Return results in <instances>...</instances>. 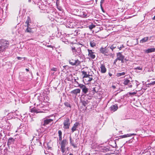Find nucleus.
I'll use <instances>...</instances> for the list:
<instances>
[{
    "label": "nucleus",
    "mask_w": 155,
    "mask_h": 155,
    "mask_svg": "<svg viewBox=\"0 0 155 155\" xmlns=\"http://www.w3.org/2000/svg\"><path fill=\"white\" fill-rule=\"evenodd\" d=\"M9 47V42L5 39L0 41V53L5 51Z\"/></svg>",
    "instance_id": "obj_1"
},
{
    "label": "nucleus",
    "mask_w": 155,
    "mask_h": 155,
    "mask_svg": "<svg viewBox=\"0 0 155 155\" xmlns=\"http://www.w3.org/2000/svg\"><path fill=\"white\" fill-rule=\"evenodd\" d=\"M68 142L66 139H63L61 143V149L62 153H64L66 150V146Z\"/></svg>",
    "instance_id": "obj_2"
},
{
    "label": "nucleus",
    "mask_w": 155,
    "mask_h": 155,
    "mask_svg": "<svg viewBox=\"0 0 155 155\" xmlns=\"http://www.w3.org/2000/svg\"><path fill=\"white\" fill-rule=\"evenodd\" d=\"M71 50L74 55L76 56V55H79L81 54V51L80 47L77 48V49L74 47H72Z\"/></svg>",
    "instance_id": "obj_3"
},
{
    "label": "nucleus",
    "mask_w": 155,
    "mask_h": 155,
    "mask_svg": "<svg viewBox=\"0 0 155 155\" xmlns=\"http://www.w3.org/2000/svg\"><path fill=\"white\" fill-rule=\"evenodd\" d=\"M87 13V11L85 9L80 10L78 12V16L83 18L86 17Z\"/></svg>",
    "instance_id": "obj_4"
},
{
    "label": "nucleus",
    "mask_w": 155,
    "mask_h": 155,
    "mask_svg": "<svg viewBox=\"0 0 155 155\" xmlns=\"http://www.w3.org/2000/svg\"><path fill=\"white\" fill-rule=\"evenodd\" d=\"M64 128L65 129H68L69 128V126L70 125V120L68 118H66L64 120L63 122Z\"/></svg>",
    "instance_id": "obj_5"
},
{
    "label": "nucleus",
    "mask_w": 155,
    "mask_h": 155,
    "mask_svg": "<svg viewBox=\"0 0 155 155\" xmlns=\"http://www.w3.org/2000/svg\"><path fill=\"white\" fill-rule=\"evenodd\" d=\"M69 63L73 66L75 65L77 66L81 63V62L78 59L74 60L73 59H72L70 60L69 61Z\"/></svg>",
    "instance_id": "obj_6"
},
{
    "label": "nucleus",
    "mask_w": 155,
    "mask_h": 155,
    "mask_svg": "<svg viewBox=\"0 0 155 155\" xmlns=\"http://www.w3.org/2000/svg\"><path fill=\"white\" fill-rule=\"evenodd\" d=\"M78 86L82 89V91L84 94H87L88 91V89L86 86L82 84H79Z\"/></svg>",
    "instance_id": "obj_7"
},
{
    "label": "nucleus",
    "mask_w": 155,
    "mask_h": 155,
    "mask_svg": "<svg viewBox=\"0 0 155 155\" xmlns=\"http://www.w3.org/2000/svg\"><path fill=\"white\" fill-rule=\"evenodd\" d=\"M53 120L51 119H44L43 122L42 123V125L45 126L47 125L52 124L53 123Z\"/></svg>",
    "instance_id": "obj_8"
},
{
    "label": "nucleus",
    "mask_w": 155,
    "mask_h": 155,
    "mask_svg": "<svg viewBox=\"0 0 155 155\" xmlns=\"http://www.w3.org/2000/svg\"><path fill=\"white\" fill-rule=\"evenodd\" d=\"M132 82L133 81H130L129 80L126 79H124L123 84L125 85H128V86L129 87H132V85L131 84L130 82Z\"/></svg>",
    "instance_id": "obj_9"
},
{
    "label": "nucleus",
    "mask_w": 155,
    "mask_h": 155,
    "mask_svg": "<svg viewBox=\"0 0 155 155\" xmlns=\"http://www.w3.org/2000/svg\"><path fill=\"white\" fill-rule=\"evenodd\" d=\"M87 51L88 52V56L92 59H94L95 57V53L93 52L91 50L88 49Z\"/></svg>",
    "instance_id": "obj_10"
},
{
    "label": "nucleus",
    "mask_w": 155,
    "mask_h": 155,
    "mask_svg": "<svg viewBox=\"0 0 155 155\" xmlns=\"http://www.w3.org/2000/svg\"><path fill=\"white\" fill-rule=\"evenodd\" d=\"M117 59L118 60L123 61V60L124 58V56L121 53L118 52L117 53Z\"/></svg>",
    "instance_id": "obj_11"
},
{
    "label": "nucleus",
    "mask_w": 155,
    "mask_h": 155,
    "mask_svg": "<svg viewBox=\"0 0 155 155\" xmlns=\"http://www.w3.org/2000/svg\"><path fill=\"white\" fill-rule=\"evenodd\" d=\"M90 42V46L93 48L97 44V41L96 39H91Z\"/></svg>",
    "instance_id": "obj_12"
},
{
    "label": "nucleus",
    "mask_w": 155,
    "mask_h": 155,
    "mask_svg": "<svg viewBox=\"0 0 155 155\" xmlns=\"http://www.w3.org/2000/svg\"><path fill=\"white\" fill-rule=\"evenodd\" d=\"M30 110L31 112H33L34 113H41L42 112L39 109H37L35 107H34L33 108H31Z\"/></svg>",
    "instance_id": "obj_13"
},
{
    "label": "nucleus",
    "mask_w": 155,
    "mask_h": 155,
    "mask_svg": "<svg viewBox=\"0 0 155 155\" xmlns=\"http://www.w3.org/2000/svg\"><path fill=\"white\" fill-rule=\"evenodd\" d=\"M81 92L80 89H74L71 92V93L72 94H74L75 96L77 95L78 94H79Z\"/></svg>",
    "instance_id": "obj_14"
},
{
    "label": "nucleus",
    "mask_w": 155,
    "mask_h": 155,
    "mask_svg": "<svg viewBox=\"0 0 155 155\" xmlns=\"http://www.w3.org/2000/svg\"><path fill=\"white\" fill-rule=\"evenodd\" d=\"M118 107L117 104H115L114 105H113L111 106L110 107V109L111 111H113V112H114L117 110L118 109Z\"/></svg>",
    "instance_id": "obj_15"
},
{
    "label": "nucleus",
    "mask_w": 155,
    "mask_h": 155,
    "mask_svg": "<svg viewBox=\"0 0 155 155\" xmlns=\"http://www.w3.org/2000/svg\"><path fill=\"white\" fill-rule=\"evenodd\" d=\"M79 124V123L78 122H76L74 124L71 129V131L72 133L77 130V128Z\"/></svg>",
    "instance_id": "obj_16"
},
{
    "label": "nucleus",
    "mask_w": 155,
    "mask_h": 155,
    "mask_svg": "<svg viewBox=\"0 0 155 155\" xmlns=\"http://www.w3.org/2000/svg\"><path fill=\"white\" fill-rule=\"evenodd\" d=\"M90 76H88L84 80L87 81H85V82L86 83V84H88L91 81L93 80L92 78Z\"/></svg>",
    "instance_id": "obj_17"
},
{
    "label": "nucleus",
    "mask_w": 155,
    "mask_h": 155,
    "mask_svg": "<svg viewBox=\"0 0 155 155\" xmlns=\"http://www.w3.org/2000/svg\"><path fill=\"white\" fill-rule=\"evenodd\" d=\"M146 53H149L153 52L155 51V48H148L147 50H145V51Z\"/></svg>",
    "instance_id": "obj_18"
},
{
    "label": "nucleus",
    "mask_w": 155,
    "mask_h": 155,
    "mask_svg": "<svg viewBox=\"0 0 155 155\" xmlns=\"http://www.w3.org/2000/svg\"><path fill=\"white\" fill-rule=\"evenodd\" d=\"M101 72L102 73H105L106 71V69L104 64H101L100 67Z\"/></svg>",
    "instance_id": "obj_19"
},
{
    "label": "nucleus",
    "mask_w": 155,
    "mask_h": 155,
    "mask_svg": "<svg viewBox=\"0 0 155 155\" xmlns=\"http://www.w3.org/2000/svg\"><path fill=\"white\" fill-rule=\"evenodd\" d=\"M135 135L134 134H125L123 135H121L120 136V138H123L126 137H130L131 136L134 135Z\"/></svg>",
    "instance_id": "obj_20"
},
{
    "label": "nucleus",
    "mask_w": 155,
    "mask_h": 155,
    "mask_svg": "<svg viewBox=\"0 0 155 155\" xmlns=\"http://www.w3.org/2000/svg\"><path fill=\"white\" fill-rule=\"evenodd\" d=\"M149 38L148 37H146L143 38L140 41V43H143L148 41Z\"/></svg>",
    "instance_id": "obj_21"
},
{
    "label": "nucleus",
    "mask_w": 155,
    "mask_h": 155,
    "mask_svg": "<svg viewBox=\"0 0 155 155\" xmlns=\"http://www.w3.org/2000/svg\"><path fill=\"white\" fill-rule=\"evenodd\" d=\"M106 49L103 48H101L100 49V51L101 53L104 54L105 55L107 56L108 54H106Z\"/></svg>",
    "instance_id": "obj_22"
},
{
    "label": "nucleus",
    "mask_w": 155,
    "mask_h": 155,
    "mask_svg": "<svg viewBox=\"0 0 155 155\" xmlns=\"http://www.w3.org/2000/svg\"><path fill=\"white\" fill-rule=\"evenodd\" d=\"M81 73H82V74L84 75V76L83 77V78H86L89 76H91L90 75L87 74L86 71H81Z\"/></svg>",
    "instance_id": "obj_23"
},
{
    "label": "nucleus",
    "mask_w": 155,
    "mask_h": 155,
    "mask_svg": "<svg viewBox=\"0 0 155 155\" xmlns=\"http://www.w3.org/2000/svg\"><path fill=\"white\" fill-rule=\"evenodd\" d=\"M14 139H13V138L11 137L9 138L8 140V144H11L12 143H13L14 142Z\"/></svg>",
    "instance_id": "obj_24"
},
{
    "label": "nucleus",
    "mask_w": 155,
    "mask_h": 155,
    "mask_svg": "<svg viewBox=\"0 0 155 155\" xmlns=\"http://www.w3.org/2000/svg\"><path fill=\"white\" fill-rule=\"evenodd\" d=\"M126 74L125 72H122L121 73H117L116 74V76L117 77H119L122 76H124Z\"/></svg>",
    "instance_id": "obj_25"
},
{
    "label": "nucleus",
    "mask_w": 155,
    "mask_h": 155,
    "mask_svg": "<svg viewBox=\"0 0 155 155\" xmlns=\"http://www.w3.org/2000/svg\"><path fill=\"white\" fill-rule=\"evenodd\" d=\"M84 107H85L88 104V101H81Z\"/></svg>",
    "instance_id": "obj_26"
},
{
    "label": "nucleus",
    "mask_w": 155,
    "mask_h": 155,
    "mask_svg": "<svg viewBox=\"0 0 155 155\" xmlns=\"http://www.w3.org/2000/svg\"><path fill=\"white\" fill-rule=\"evenodd\" d=\"M69 138H70V143H71V144L74 147H75V145L74 142V141L72 140L71 137V136Z\"/></svg>",
    "instance_id": "obj_27"
},
{
    "label": "nucleus",
    "mask_w": 155,
    "mask_h": 155,
    "mask_svg": "<svg viewBox=\"0 0 155 155\" xmlns=\"http://www.w3.org/2000/svg\"><path fill=\"white\" fill-rule=\"evenodd\" d=\"M32 31L31 28H29L28 26H27V29L25 31L26 32L31 33Z\"/></svg>",
    "instance_id": "obj_28"
},
{
    "label": "nucleus",
    "mask_w": 155,
    "mask_h": 155,
    "mask_svg": "<svg viewBox=\"0 0 155 155\" xmlns=\"http://www.w3.org/2000/svg\"><path fill=\"white\" fill-rule=\"evenodd\" d=\"M30 18L28 17V19L26 21L25 23L27 24V26H29V23L30 22Z\"/></svg>",
    "instance_id": "obj_29"
},
{
    "label": "nucleus",
    "mask_w": 155,
    "mask_h": 155,
    "mask_svg": "<svg viewBox=\"0 0 155 155\" xmlns=\"http://www.w3.org/2000/svg\"><path fill=\"white\" fill-rule=\"evenodd\" d=\"M95 27V25L92 24L88 26V27L90 30L92 29L93 28H94Z\"/></svg>",
    "instance_id": "obj_30"
},
{
    "label": "nucleus",
    "mask_w": 155,
    "mask_h": 155,
    "mask_svg": "<svg viewBox=\"0 0 155 155\" xmlns=\"http://www.w3.org/2000/svg\"><path fill=\"white\" fill-rule=\"evenodd\" d=\"M116 48V45H113L110 46V48L112 50V51H113V49H114Z\"/></svg>",
    "instance_id": "obj_31"
},
{
    "label": "nucleus",
    "mask_w": 155,
    "mask_h": 155,
    "mask_svg": "<svg viewBox=\"0 0 155 155\" xmlns=\"http://www.w3.org/2000/svg\"><path fill=\"white\" fill-rule=\"evenodd\" d=\"M51 71H57L58 70V69L57 68H54L53 67L51 68Z\"/></svg>",
    "instance_id": "obj_32"
},
{
    "label": "nucleus",
    "mask_w": 155,
    "mask_h": 155,
    "mask_svg": "<svg viewBox=\"0 0 155 155\" xmlns=\"http://www.w3.org/2000/svg\"><path fill=\"white\" fill-rule=\"evenodd\" d=\"M64 105L66 106V107H71V106H70V104L68 102H65L64 103Z\"/></svg>",
    "instance_id": "obj_33"
},
{
    "label": "nucleus",
    "mask_w": 155,
    "mask_h": 155,
    "mask_svg": "<svg viewBox=\"0 0 155 155\" xmlns=\"http://www.w3.org/2000/svg\"><path fill=\"white\" fill-rule=\"evenodd\" d=\"M135 82L136 84V87H137L138 85L139 84V82L137 81L136 80L135 81Z\"/></svg>",
    "instance_id": "obj_34"
},
{
    "label": "nucleus",
    "mask_w": 155,
    "mask_h": 155,
    "mask_svg": "<svg viewBox=\"0 0 155 155\" xmlns=\"http://www.w3.org/2000/svg\"><path fill=\"white\" fill-rule=\"evenodd\" d=\"M155 84V81H154L152 83L148 84H147L146 85H148V86H147V87H149V85H150V84L153 85V84Z\"/></svg>",
    "instance_id": "obj_35"
},
{
    "label": "nucleus",
    "mask_w": 155,
    "mask_h": 155,
    "mask_svg": "<svg viewBox=\"0 0 155 155\" xmlns=\"http://www.w3.org/2000/svg\"><path fill=\"white\" fill-rule=\"evenodd\" d=\"M136 93H137L136 92H129V94L130 95H134L135 94H136Z\"/></svg>",
    "instance_id": "obj_36"
},
{
    "label": "nucleus",
    "mask_w": 155,
    "mask_h": 155,
    "mask_svg": "<svg viewBox=\"0 0 155 155\" xmlns=\"http://www.w3.org/2000/svg\"><path fill=\"white\" fill-rule=\"evenodd\" d=\"M135 69L136 70H142V68H140V67H137V68H135Z\"/></svg>",
    "instance_id": "obj_37"
},
{
    "label": "nucleus",
    "mask_w": 155,
    "mask_h": 155,
    "mask_svg": "<svg viewBox=\"0 0 155 155\" xmlns=\"http://www.w3.org/2000/svg\"><path fill=\"white\" fill-rule=\"evenodd\" d=\"M104 0H101L100 2L101 8H102V4L104 2Z\"/></svg>",
    "instance_id": "obj_38"
},
{
    "label": "nucleus",
    "mask_w": 155,
    "mask_h": 155,
    "mask_svg": "<svg viewBox=\"0 0 155 155\" xmlns=\"http://www.w3.org/2000/svg\"><path fill=\"white\" fill-rule=\"evenodd\" d=\"M59 136H62V132L61 130H59L58 131Z\"/></svg>",
    "instance_id": "obj_39"
},
{
    "label": "nucleus",
    "mask_w": 155,
    "mask_h": 155,
    "mask_svg": "<svg viewBox=\"0 0 155 155\" xmlns=\"http://www.w3.org/2000/svg\"><path fill=\"white\" fill-rule=\"evenodd\" d=\"M59 0H56V5L57 6H58L59 4Z\"/></svg>",
    "instance_id": "obj_40"
},
{
    "label": "nucleus",
    "mask_w": 155,
    "mask_h": 155,
    "mask_svg": "<svg viewBox=\"0 0 155 155\" xmlns=\"http://www.w3.org/2000/svg\"><path fill=\"white\" fill-rule=\"evenodd\" d=\"M124 47L123 46V45H122L120 47H118V48L119 49V50H120L122 48Z\"/></svg>",
    "instance_id": "obj_41"
},
{
    "label": "nucleus",
    "mask_w": 155,
    "mask_h": 155,
    "mask_svg": "<svg viewBox=\"0 0 155 155\" xmlns=\"http://www.w3.org/2000/svg\"><path fill=\"white\" fill-rule=\"evenodd\" d=\"M59 136V140L60 141H61L62 140V136Z\"/></svg>",
    "instance_id": "obj_42"
},
{
    "label": "nucleus",
    "mask_w": 155,
    "mask_h": 155,
    "mask_svg": "<svg viewBox=\"0 0 155 155\" xmlns=\"http://www.w3.org/2000/svg\"><path fill=\"white\" fill-rule=\"evenodd\" d=\"M118 60L117 59V58H116L115 60H114V64H115L116 63V62H117V61Z\"/></svg>",
    "instance_id": "obj_43"
},
{
    "label": "nucleus",
    "mask_w": 155,
    "mask_h": 155,
    "mask_svg": "<svg viewBox=\"0 0 155 155\" xmlns=\"http://www.w3.org/2000/svg\"><path fill=\"white\" fill-rule=\"evenodd\" d=\"M17 58L18 59V60H21V59H22V58H21V57H17Z\"/></svg>",
    "instance_id": "obj_44"
},
{
    "label": "nucleus",
    "mask_w": 155,
    "mask_h": 155,
    "mask_svg": "<svg viewBox=\"0 0 155 155\" xmlns=\"http://www.w3.org/2000/svg\"><path fill=\"white\" fill-rule=\"evenodd\" d=\"M109 75L110 76H112V74L110 73H109Z\"/></svg>",
    "instance_id": "obj_45"
},
{
    "label": "nucleus",
    "mask_w": 155,
    "mask_h": 155,
    "mask_svg": "<svg viewBox=\"0 0 155 155\" xmlns=\"http://www.w3.org/2000/svg\"><path fill=\"white\" fill-rule=\"evenodd\" d=\"M25 70L27 72L29 71V70L28 69L26 68Z\"/></svg>",
    "instance_id": "obj_46"
},
{
    "label": "nucleus",
    "mask_w": 155,
    "mask_h": 155,
    "mask_svg": "<svg viewBox=\"0 0 155 155\" xmlns=\"http://www.w3.org/2000/svg\"><path fill=\"white\" fill-rule=\"evenodd\" d=\"M74 81L75 82H76L79 85V84L78 83V82L77 81H76V79H74Z\"/></svg>",
    "instance_id": "obj_47"
},
{
    "label": "nucleus",
    "mask_w": 155,
    "mask_h": 155,
    "mask_svg": "<svg viewBox=\"0 0 155 155\" xmlns=\"http://www.w3.org/2000/svg\"><path fill=\"white\" fill-rule=\"evenodd\" d=\"M91 96H89V97L88 98V99H91Z\"/></svg>",
    "instance_id": "obj_48"
},
{
    "label": "nucleus",
    "mask_w": 155,
    "mask_h": 155,
    "mask_svg": "<svg viewBox=\"0 0 155 155\" xmlns=\"http://www.w3.org/2000/svg\"><path fill=\"white\" fill-rule=\"evenodd\" d=\"M153 20H155V15L153 17Z\"/></svg>",
    "instance_id": "obj_49"
},
{
    "label": "nucleus",
    "mask_w": 155,
    "mask_h": 155,
    "mask_svg": "<svg viewBox=\"0 0 155 155\" xmlns=\"http://www.w3.org/2000/svg\"><path fill=\"white\" fill-rule=\"evenodd\" d=\"M106 54H108V55H109V54L107 52V50H106Z\"/></svg>",
    "instance_id": "obj_50"
},
{
    "label": "nucleus",
    "mask_w": 155,
    "mask_h": 155,
    "mask_svg": "<svg viewBox=\"0 0 155 155\" xmlns=\"http://www.w3.org/2000/svg\"><path fill=\"white\" fill-rule=\"evenodd\" d=\"M31 0H28V1L29 2H31Z\"/></svg>",
    "instance_id": "obj_51"
},
{
    "label": "nucleus",
    "mask_w": 155,
    "mask_h": 155,
    "mask_svg": "<svg viewBox=\"0 0 155 155\" xmlns=\"http://www.w3.org/2000/svg\"><path fill=\"white\" fill-rule=\"evenodd\" d=\"M69 155H73V154L72 153H70Z\"/></svg>",
    "instance_id": "obj_52"
},
{
    "label": "nucleus",
    "mask_w": 155,
    "mask_h": 155,
    "mask_svg": "<svg viewBox=\"0 0 155 155\" xmlns=\"http://www.w3.org/2000/svg\"><path fill=\"white\" fill-rule=\"evenodd\" d=\"M113 87L114 88L115 87V86H113Z\"/></svg>",
    "instance_id": "obj_53"
},
{
    "label": "nucleus",
    "mask_w": 155,
    "mask_h": 155,
    "mask_svg": "<svg viewBox=\"0 0 155 155\" xmlns=\"http://www.w3.org/2000/svg\"><path fill=\"white\" fill-rule=\"evenodd\" d=\"M93 91H95V88H94V89H93Z\"/></svg>",
    "instance_id": "obj_54"
},
{
    "label": "nucleus",
    "mask_w": 155,
    "mask_h": 155,
    "mask_svg": "<svg viewBox=\"0 0 155 155\" xmlns=\"http://www.w3.org/2000/svg\"><path fill=\"white\" fill-rule=\"evenodd\" d=\"M107 149H106L105 150H106V151H107Z\"/></svg>",
    "instance_id": "obj_55"
},
{
    "label": "nucleus",
    "mask_w": 155,
    "mask_h": 155,
    "mask_svg": "<svg viewBox=\"0 0 155 155\" xmlns=\"http://www.w3.org/2000/svg\"><path fill=\"white\" fill-rule=\"evenodd\" d=\"M137 41H138V39H137ZM138 42H137V44H138Z\"/></svg>",
    "instance_id": "obj_56"
},
{
    "label": "nucleus",
    "mask_w": 155,
    "mask_h": 155,
    "mask_svg": "<svg viewBox=\"0 0 155 155\" xmlns=\"http://www.w3.org/2000/svg\"><path fill=\"white\" fill-rule=\"evenodd\" d=\"M86 96H87V97H88V95H86V96H85V97H86Z\"/></svg>",
    "instance_id": "obj_57"
},
{
    "label": "nucleus",
    "mask_w": 155,
    "mask_h": 155,
    "mask_svg": "<svg viewBox=\"0 0 155 155\" xmlns=\"http://www.w3.org/2000/svg\"><path fill=\"white\" fill-rule=\"evenodd\" d=\"M52 74H54V73H52Z\"/></svg>",
    "instance_id": "obj_58"
},
{
    "label": "nucleus",
    "mask_w": 155,
    "mask_h": 155,
    "mask_svg": "<svg viewBox=\"0 0 155 155\" xmlns=\"http://www.w3.org/2000/svg\"><path fill=\"white\" fill-rule=\"evenodd\" d=\"M123 62H124V61H121V62H122V63H123Z\"/></svg>",
    "instance_id": "obj_59"
},
{
    "label": "nucleus",
    "mask_w": 155,
    "mask_h": 155,
    "mask_svg": "<svg viewBox=\"0 0 155 155\" xmlns=\"http://www.w3.org/2000/svg\"><path fill=\"white\" fill-rule=\"evenodd\" d=\"M30 73H31V74H32L31 72H30Z\"/></svg>",
    "instance_id": "obj_60"
},
{
    "label": "nucleus",
    "mask_w": 155,
    "mask_h": 155,
    "mask_svg": "<svg viewBox=\"0 0 155 155\" xmlns=\"http://www.w3.org/2000/svg\"><path fill=\"white\" fill-rule=\"evenodd\" d=\"M97 0H96V2H97Z\"/></svg>",
    "instance_id": "obj_61"
}]
</instances>
